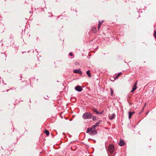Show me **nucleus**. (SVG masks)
Returning <instances> with one entry per match:
<instances>
[{
	"instance_id": "1",
	"label": "nucleus",
	"mask_w": 156,
	"mask_h": 156,
	"mask_svg": "<svg viewBox=\"0 0 156 156\" xmlns=\"http://www.w3.org/2000/svg\"><path fill=\"white\" fill-rule=\"evenodd\" d=\"M82 117L84 119H88L91 118L93 117V115L90 113L85 112L83 115Z\"/></svg>"
},
{
	"instance_id": "2",
	"label": "nucleus",
	"mask_w": 156,
	"mask_h": 156,
	"mask_svg": "<svg viewBox=\"0 0 156 156\" xmlns=\"http://www.w3.org/2000/svg\"><path fill=\"white\" fill-rule=\"evenodd\" d=\"M108 150L111 153H112L114 151V147L112 145H110L108 147Z\"/></svg>"
},
{
	"instance_id": "3",
	"label": "nucleus",
	"mask_w": 156,
	"mask_h": 156,
	"mask_svg": "<svg viewBox=\"0 0 156 156\" xmlns=\"http://www.w3.org/2000/svg\"><path fill=\"white\" fill-rule=\"evenodd\" d=\"M75 89L78 92H81L83 90V89L81 86L78 85L75 87Z\"/></svg>"
},
{
	"instance_id": "4",
	"label": "nucleus",
	"mask_w": 156,
	"mask_h": 156,
	"mask_svg": "<svg viewBox=\"0 0 156 156\" xmlns=\"http://www.w3.org/2000/svg\"><path fill=\"white\" fill-rule=\"evenodd\" d=\"M97 133V132L95 129H92L91 131L89 133V134L91 135H94L96 134Z\"/></svg>"
},
{
	"instance_id": "5",
	"label": "nucleus",
	"mask_w": 156,
	"mask_h": 156,
	"mask_svg": "<svg viewBox=\"0 0 156 156\" xmlns=\"http://www.w3.org/2000/svg\"><path fill=\"white\" fill-rule=\"evenodd\" d=\"M73 72L75 73H79L80 74L82 73V72L80 71V69L75 70L73 71Z\"/></svg>"
},
{
	"instance_id": "6",
	"label": "nucleus",
	"mask_w": 156,
	"mask_h": 156,
	"mask_svg": "<svg viewBox=\"0 0 156 156\" xmlns=\"http://www.w3.org/2000/svg\"><path fill=\"white\" fill-rule=\"evenodd\" d=\"M135 113L134 112H129V119H130L132 115Z\"/></svg>"
},
{
	"instance_id": "7",
	"label": "nucleus",
	"mask_w": 156,
	"mask_h": 156,
	"mask_svg": "<svg viewBox=\"0 0 156 156\" xmlns=\"http://www.w3.org/2000/svg\"><path fill=\"white\" fill-rule=\"evenodd\" d=\"M93 111L96 113L97 114H102V112H99L95 108H94L92 109Z\"/></svg>"
},
{
	"instance_id": "8",
	"label": "nucleus",
	"mask_w": 156,
	"mask_h": 156,
	"mask_svg": "<svg viewBox=\"0 0 156 156\" xmlns=\"http://www.w3.org/2000/svg\"><path fill=\"white\" fill-rule=\"evenodd\" d=\"M124 141L121 140L120 141L119 143L118 144L120 146H122L124 145Z\"/></svg>"
},
{
	"instance_id": "9",
	"label": "nucleus",
	"mask_w": 156,
	"mask_h": 156,
	"mask_svg": "<svg viewBox=\"0 0 156 156\" xmlns=\"http://www.w3.org/2000/svg\"><path fill=\"white\" fill-rule=\"evenodd\" d=\"M115 115L114 113H113L109 116V119L111 120L113 119L115 117Z\"/></svg>"
},
{
	"instance_id": "10",
	"label": "nucleus",
	"mask_w": 156,
	"mask_h": 156,
	"mask_svg": "<svg viewBox=\"0 0 156 156\" xmlns=\"http://www.w3.org/2000/svg\"><path fill=\"white\" fill-rule=\"evenodd\" d=\"M86 73L89 77H91V73H90V70H88L87 71Z\"/></svg>"
},
{
	"instance_id": "11",
	"label": "nucleus",
	"mask_w": 156,
	"mask_h": 156,
	"mask_svg": "<svg viewBox=\"0 0 156 156\" xmlns=\"http://www.w3.org/2000/svg\"><path fill=\"white\" fill-rule=\"evenodd\" d=\"M137 87H135L134 86H133V87L132 89V90H131V92H133L136 89Z\"/></svg>"
},
{
	"instance_id": "12",
	"label": "nucleus",
	"mask_w": 156,
	"mask_h": 156,
	"mask_svg": "<svg viewBox=\"0 0 156 156\" xmlns=\"http://www.w3.org/2000/svg\"><path fill=\"white\" fill-rule=\"evenodd\" d=\"M101 121H99L98 122H96L95 125H94V126H95V127H97L98 126V125L100 124V122Z\"/></svg>"
},
{
	"instance_id": "13",
	"label": "nucleus",
	"mask_w": 156,
	"mask_h": 156,
	"mask_svg": "<svg viewBox=\"0 0 156 156\" xmlns=\"http://www.w3.org/2000/svg\"><path fill=\"white\" fill-rule=\"evenodd\" d=\"M91 128H88L87 130L86 133H89L91 131Z\"/></svg>"
},
{
	"instance_id": "14",
	"label": "nucleus",
	"mask_w": 156,
	"mask_h": 156,
	"mask_svg": "<svg viewBox=\"0 0 156 156\" xmlns=\"http://www.w3.org/2000/svg\"><path fill=\"white\" fill-rule=\"evenodd\" d=\"M44 133L47 135H48L49 134V131L47 130H45Z\"/></svg>"
},
{
	"instance_id": "15",
	"label": "nucleus",
	"mask_w": 156,
	"mask_h": 156,
	"mask_svg": "<svg viewBox=\"0 0 156 156\" xmlns=\"http://www.w3.org/2000/svg\"><path fill=\"white\" fill-rule=\"evenodd\" d=\"M122 74V73L121 72H120V73H119L115 77V79H117L118 78V76H119V75L121 74Z\"/></svg>"
},
{
	"instance_id": "16",
	"label": "nucleus",
	"mask_w": 156,
	"mask_h": 156,
	"mask_svg": "<svg viewBox=\"0 0 156 156\" xmlns=\"http://www.w3.org/2000/svg\"><path fill=\"white\" fill-rule=\"evenodd\" d=\"M91 30L94 33H95L96 31V28H93Z\"/></svg>"
},
{
	"instance_id": "17",
	"label": "nucleus",
	"mask_w": 156,
	"mask_h": 156,
	"mask_svg": "<svg viewBox=\"0 0 156 156\" xmlns=\"http://www.w3.org/2000/svg\"><path fill=\"white\" fill-rule=\"evenodd\" d=\"M110 90H111V95H113V90L112 88H110Z\"/></svg>"
},
{
	"instance_id": "18",
	"label": "nucleus",
	"mask_w": 156,
	"mask_h": 156,
	"mask_svg": "<svg viewBox=\"0 0 156 156\" xmlns=\"http://www.w3.org/2000/svg\"><path fill=\"white\" fill-rule=\"evenodd\" d=\"M95 126H94V125H93V126H92L91 127H90V128H91V130L92 129H95Z\"/></svg>"
},
{
	"instance_id": "19",
	"label": "nucleus",
	"mask_w": 156,
	"mask_h": 156,
	"mask_svg": "<svg viewBox=\"0 0 156 156\" xmlns=\"http://www.w3.org/2000/svg\"><path fill=\"white\" fill-rule=\"evenodd\" d=\"M97 119V118L96 116H93L92 119L93 120H96Z\"/></svg>"
},
{
	"instance_id": "20",
	"label": "nucleus",
	"mask_w": 156,
	"mask_h": 156,
	"mask_svg": "<svg viewBox=\"0 0 156 156\" xmlns=\"http://www.w3.org/2000/svg\"><path fill=\"white\" fill-rule=\"evenodd\" d=\"M104 22V21L102 20L101 21V22L100 21H99L98 24H100V25H101L102 23Z\"/></svg>"
},
{
	"instance_id": "21",
	"label": "nucleus",
	"mask_w": 156,
	"mask_h": 156,
	"mask_svg": "<svg viewBox=\"0 0 156 156\" xmlns=\"http://www.w3.org/2000/svg\"><path fill=\"white\" fill-rule=\"evenodd\" d=\"M69 56H73V54L72 53H71V52H70L69 53Z\"/></svg>"
},
{
	"instance_id": "22",
	"label": "nucleus",
	"mask_w": 156,
	"mask_h": 156,
	"mask_svg": "<svg viewBox=\"0 0 156 156\" xmlns=\"http://www.w3.org/2000/svg\"><path fill=\"white\" fill-rule=\"evenodd\" d=\"M137 84V82H136L134 84L133 86H134L135 87H137V86H136Z\"/></svg>"
},
{
	"instance_id": "23",
	"label": "nucleus",
	"mask_w": 156,
	"mask_h": 156,
	"mask_svg": "<svg viewBox=\"0 0 156 156\" xmlns=\"http://www.w3.org/2000/svg\"><path fill=\"white\" fill-rule=\"evenodd\" d=\"M101 26V25H100V24H98V30H99L100 29Z\"/></svg>"
},
{
	"instance_id": "24",
	"label": "nucleus",
	"mask_w": 156,
	"mask_h": 156,
	"mask_svg": "<svg viewBox=\"0 0 156 156\" xmlns=\"http://www.w3.org/2000/svg\"><path fill=\"white\" fill-rule=\"evenodd\" d=\"M48 96H47L46 97H44V98L46 99H48Z\"/></svg>"
},
{
	"instance_id": "25",
	"label": "nucleus",
	"mask_w": 156,
	"mask_h": 156,
	"mask_svg": "<svg viewBox=\"0 0 156 156\" xmlns=\"http://www.w3.org/2000/svg\"><path fill=\"white\" fill-rule=\"evenodd\" d=\"M31 12H32L31 11H30V13H31Z\"/></svg>"
},
{
	"instance_id": "26",
	"label": "nucleus",
	"mask_w": 156,
	"mask_h": 156,
	"mask_svg": "<svg viewBox=\"0 0 156 156\" xmlns=\"http://www.w3.org/2000/svg\"><path fill=\"white\" fill-rule=\"evenodd\" d=\"M149 113V112H148L147 113H146V114H148V113Z\"/></svg>"
},
{
	"instance_id": "27",
	"label": "nucleus",
	"mask_w": 156,
	"mask_h": 156,
	"mask_svg": "<svg viewBox=\"0 0 156 156\" xmlns=\"http://www.w3.org/2000/svg\"><path fill=\"white\" fill-rule=\"evenodd\" d=\"M9 90H7L6 91L7 92V91H9Z\"/></svg>"
}]
</instances>
